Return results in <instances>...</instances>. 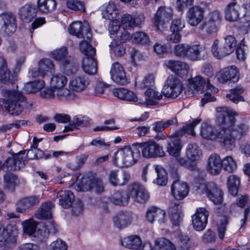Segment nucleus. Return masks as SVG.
<instances>
[{
    "mask_svg": "<svg viewBox=\"0 0 250 250\" xmlns=\"http://www.w3.org/2000/svg\"><path fill=\"white\" fill-rule=\"evenodd\" d=\"M224 112L227 113L224 114L226 148L232 149L235 146L236 140L247 135L249 127L244 123L235 126V116L237 113L227 107H224Z\"/></svg>",
    "mask_w": 250,
    "mask_h": 250,
    "instance_id": "obj_1",
    "label": "nucleus"
},
{
    "mask_svg": "<svg viewBox=\"0 0 250 250\" xmlns=\"http://www.w3.org/2000/svg\"><path fill=\"white\" fill-rule=\"evenodd\" d=\"M2 95L7 100L0 99V111H7L9 114L17 116L24 109L32 108L33 103L27 101L24 96L20 91L3 90Z\"/></svg>",
    "mask_w": 250,
    "mask_h": 250,
    "instance_id": "obj_2",
    "label": "nucleus"
},
{
    "mask_svg": "<svg viewBox=\"0 0 250 250\" xmlns=\"http://www.w3.org/2000/svg\"><path fill=\"white\" fill-rule=\"evenodd\" d=\"M216 111V122L219 128L215 129L212 125L203 123L201 127L200 135L205 139L218 141L222 146L226 147L224 114L227 113L224 112V107H217Z\"/></svg>",
    "mask_w": 250,
    "mask_h": 250,
    "instance_id": "obj_3",
    "label": "nucleus"
},
{
    "mask_svg": "<svg viewBox=\"0 0 250 250\" xmlns=\"http://www.w3.org/2000/svg\"><path fill=\"white\" fill-rule=\"evenodd\" d=\"M12 156L8 158L5 161V166L8 170H17L23 167L25 163L30 159H40L44 157V153L37 147L28 150H23L17 154L11 152Z\"/></svg>",
    "mask_w": 250,
    "mask_h": 250,
    "instance_id": "obj_4",
    "label": "nucleus"
},
{
    "mask_svg": "<svg viewBox=\"0 0 250 250\" xmlns=\"http://www.w3.org/2000/svg\"><path fill=\"white\" fill-rule=\"evenodd\" d=\"M139 157L140 150L137 151L132 146H125L114 153L113 163L115 166L127 167L136 164Z\"/></svg>",
    "mask_w": 250,
    "mask_h": 250,
    "instance_id": "obj_5",
    "label": "nucleus"
},
{
    "mask_svg": "<svg viewBox=\"0 0 250 250\" xmlns=\"http://www.w3.org/2000/svg\"><path fill=\"white\" fill-rule=\"evenodd\" d=\"M188 82L190 88H192L196 91L202 90L205 86L206 87L207 92L201 100L202 106L208 102H213L215 100V98L212 96L210 93H215L217 92L218 90L210 83L208 79L205 80L200 76H197L189 79Z\"/></svg>",
    "mask_w": 250,
    "mask_h": 250,
    "instance_id": "obj_6",
    "label": "nucleus"
},
{
    "mask_svg": "<svg viewBox=\"0 0 250 250\" xmlns=\"http://www.w3.org/2000/svg\"><path fill=\"white\" fill-rule=\"evenodd\" d=\"M132 147L137 151L140 148L142 156L145 158L162 157L164 156L165 154L162 146L153 140L134 143L132 144Z\"/></svg>",
    "mask_w": 250,
    "mask_h": 250,
    "instance_id": "obj_7",
    "label": "nucleus"
},
{
    "mask_svg": "<svg viewBox=\"0 0 250 250\" xmlns=\"http://www.w3.org/2000/svg\"><path fill=\"white\" fill-rule=\"evenodd\" d=\"M236 42L234 37L231 35L227 36L225 38L224 43L221 46H219V41L216 40L212 45V53L215 58L221 59L234 51L236 48Z\"/></svg>",
    "mask_w": 250,
    "mask_h": 250,
    "instance_id": "obj_8",
    "label": "nucleus"
},
{
    "mask_svg": "<svg viewBox=\"0 0 250 250\" xmlns=\"http://www.w3.org/2000/svg\"><path fill=\"white\" fill-rule=\"evenodd\" d=\"M173 11L170 7L160 6L155 13L152 21L157 30L163 31L172 19Z\"/></svg>",
    "mask_w": 250,
    "mask_h": 250,
    "instance_id": "obj_9",
    "label": "nucleus"
},
{
    "mask_svg": "<svg viewBox=\"0 0 250 250\" xmlns=\"http://www.w3.org/2000/svg\"><path fill=\"white\" fill-rule=\"evenodd\" d=\"M222 20L220 11L215 10L209 12L204 21L200 25V28L205 30L207 34L211 35L216 33L219 30Z\"/></svg>",
    "mask_w": 250,
    "mask_h": 250,
    "instance_id": "obj_10",
    "label": "nucleus"
},
{
    "mask_svg": "<svg viewBox=\"0 0 250 250\" xmlns=\"http://www.w3.org/2000/svg\"><path fill=\"white\" fill-rule=\"evenodd\" d=\"M183 89V84L180 80L174 76L170 75L166 82L163 94L167 98L175 99L180 95Z\"/></svg>",
    "mask_w": 250,
    "mask_h": 250,
    "instance_id": "obj_11",
    "label": "nucleus"
},
{
    "mask_svg": "<svg viewBox=\"0 0 250 250\" xmlns=\"http://www.w3.org/2000/svg\"><path fill=\"white\" fill-rule=\"evenodd\" d=\"M199 189L203 190L207 197L214 204L219 205L222 202V191L213 182H208L200 185Z\"/></svg>",
    "mask_w": 250,
    "mask_h": 250,
    "instance_id": "obj_12",
    "label": "nucleus"
},
{
    "mask_svg": "<svg viewBox=\"0 0 250 250\" xmlns=\"http://www.w3.org/2000/svg\"><path fill=\"white\" fill-rule=\"evenodd\" d=\"M129 198L139 203H145L149 199V194L146 188L138 183H134L127 186Z\"/></svg>",
    "mask_w": 250,
    "mask_h": 250,
    "instance_id": "obj_13",
    "label": "nucleus"
},
{
    "mask_svg": "<svg viewBox=\"0 0 250 250\" xmlns=\"http://www.w3.org/2000/svg\"><path fill=\"white\" fill-rule=\"evenodd\" d=\"M69 33L79 38H84L90 41L92 33L89 25L87 23L82 24L81 21H74L68 27Z\"/></svg>",
    "mask_w": 250,
    "mask_h": 250,
    "instance_id": "obj_14",
    "label": "nucleus"
},
{
    "mask_svg": "<svg viewBox=\"0 0 250 250\" xmlns=\"http://www.w3.org/2000/svg\"><path fill=\"white\" fill-rule=\"evenodd\" d=\"M216 77L218 81L222 83L230 81L235 82L239 80V73L236 67L232 65L221 69L217 73Z\"/></svg>",
    "mask_w": 250,
    "mask_h": 250,
    "instance_id": "obj_15",
    "label": "nucleus"
},
{
    "mask_svg": "<svg viewBox=\"0 0 250 250\" xmlns=\"http://www.w3.org/2000/svg\"><path fill=\"white\" fill-rule=\"evenodd\" d=\"M89 79L84 75L72 77L68 82V87L73 93L84 91L89 84Z\"/></svg>",
    "mask_w": 250,
    "mask_h": 250,
    "instance_id": "obj_16",
    "label": "nucleus"
},
{
    "mask_svg": "<svg viewBox=\"0 0 250 250\" xmlns=\"http://www.w3.org/2000/svg\"><path fill=\"white\" fill-rule=\"evenodd\" d=\"M208 212L205 208H200L197 209L195 213L192 216V225L197 231L203 230L208 222Z\"/></svg>",
    "mask_w": 250,
    "mask_h": 250,
    "instance_id": "obj_17",
    "label": "nucleus"
},
{
    "mask_svg": "<svg viewBox=\"0 0 250 250\" xmlns=\"http://www.w3.org/2000/svg\"><path fill=\"white\" fill-rule=\"evenodd\" d=\"M1 28L8 35L14 33L17 28L16 19L14 15L5 13L0 16Z\"/></svg>",
    "mask_w": 250,
    "mask_h": 250,
    "instance_id": "obj_18",
    "label": "nucleus"
},
{
    "mask_svg": "<svg viewBox=\"0 0 250 250\" xmlns=\"http://www.w3.org/2000/svg\"><path fill=\"white\" fill-rule=\"evenodd\" d=\"M204 12L201 6L195 5L190 7L186 14L188 23L192 26H197L203 20Z\"/></svg>",
    "mask_w": 250,
    "mask_h": 250,
    "instance_id": "obj_19",
    "label": "nucleus"
},
{
    "mask_svg": "<svg viewBox=\"0 0 250 250\" xmlns=\"http://www.w3.org/2000/svg\"><path fill=\"white\" fill-rule=\"evenodd\" d=\"M110 73L112 80L118 84L125 85L129 83L123 67L118 62L112 65Z\"/></svg>",
    "mask_w": 250,
    "mask_h": 250,
    "instance_id": "obj_20",
    "label": "nucleus"
},
{
    "mask_svg": "<svg viewBox=\"0 0 250 250\" xmlns=\"http://www.w3.org/2000/svg\"><path fill=\"white\" fill-rule=\"evenodd\" d=\"M170 221L173 226H178L183 220L182 206L178 201L171 202L168 211Z\"/></svg>",
    "mask_w": 250,
    "mask_h": 250,
    "instance_id": "obj_21",
    "label": "nucleus"
},
{
    "mask_svg": "<svg viewBox=\"0 0 250 250\" xmlns=\"http://www.w3.org/2000/svg\"><path fill=\"white\" fill-rule=\"evenodd\" d=\"M145 21L143 15H139L137 16L125 14L123 15L121 21V27L125 30H131L135 27L140 25Z\"/></svg>",
    "mask_w": 250,
    "mask_h": 250,
    "instance_id": "obj_22",
    "label": "nucleus"
},
{
    "mask_svg": "<svg viewBox=\"0 0 250 250\" xmlns=\"http://www.w3.org/2000/svg\"><path fill=\"white\" fill-rule=\"evenodd\" d=\"M171 190L173 196L177 200L184 199L189 192L187 184L180 181L178 177L173 181L171 186Z\"/></svg>",
    "mask_w": 250,
    "mask_h": 250,
    "instance_id": "obj_23",
    "label": "nucleus"
},
{
    "mask_svg": "<svg viewBox=\"0 0 250 250\" xmlns=\"http://www.w3.org/2000/svg\"><path fill=\"white\" fill-rule=\"evenodd\" d=\"M165 64L170 70L179 76L187 75L189 70L188 65L180 61L169 60L166 61Z\"/></svg>",
    "mask_w": 250,
    "mask_h": 250,
    "instance_id": "obj_24",
    "label": "nucleus"
},
{
    "mask_svg": "<svg viewBox=\"0 0 250 250\" xmlns=\"http://www.w3.org/2000/svg\"><path fill=\"white\" fill-rule=\"evenodd\" d=\"M37 9L35 5L27 3L21 7L19 10L20 19L23 22L29 23L36 17Z\"/></svg>",
    "mask_w": 250,
    "mask_h": 250,
    "instance_id": "obj_25",
    "label": "nucleus"
},
{
    "mask_svg": "<svg viewBox=\"0 0 250 250\" xmlns=\"http://www.w3.org/2000/svg\"><path fill=\"white\" fill-rule=\"evenodd\" d=\"M145 100L139 99L137 102L140 104H146L147 105H154L158 104L163 97L161 93L153 88H147L145 93Z\"/></svg>",
    "mask_w": 250,
    "mask_h": 250,
    "instance_id": "obj_26",
    "label": "nucleus"
},
{
    "mask_svg": "<svg viewBox=\"0 0 250 250\" xmlns=\"http://www.w3.org/2000/svg\"><path fill=\"white\" fill-rule=\"evenodd\" d=\"M94 189L98 193L104 190L103 183L101 179L94 178L92 181L83 178L81 186L78 185L77 190H84Z\"/></svg>",
    "mask_w": 250,
    "mask_h": 250,
    "instance_id": "obj_27",
    "label": "nucleus"
},
{
    "mask_svg": "<svg viewBox=\"0 0 250 250\" xmlns=\"http://www.w3.org/2000/svg\"><path fill=\"white\" fill-rule=\"evenodd\" d=\"M17 244V237L12 232L5 230L0 235V247L2 250H8Z\"/></svg>",
    "mask_w": 250,
    "mask_h": 250,
    "instance_id": "obj_28",
    "label": "nucleus"
},
{
    "mask_svg": "<svg viewBox=\"0 0 250 250\" xmlns=\"http://www.w3.org/2000/svg\"><path fill=\"white\" fill-rule=\"evenodd\" d=\"M207 54V50L205 46L189 44L186 59L191 61H197L201 59L202 55L204 56Z\"/></svg>",
    "mask_w": 250,
    "mask_h": 250,
    "instance_id": "obj_29",
    "label": "nucleus"
},
{
    "mask_svg": "<svg viewBox=\"0 0 250 250\" xmlns=\"http://www.w3.org/2000/svg\"><path fill=\"white\" fill-rule=\"evenodd\" d=\"M207 168L211 175L219 174L222 168V160L220 156L215 153L211 154L208 158Z\"/></svg>",
    "mask_w": 250,
    "mask_h": 250,
    "instance_id": "obj_30",
    "label": "nucleus"
},
{
    "mask_svg": "<svg viewBox=\"0 0 250 250\" xmlns=\"http://www.w3.org/2000/svg\"><path fill=\"white\" fill-rule=\"evenodd\" d=\"M165 216L166 212L164 210L155 207L148 208L146 212V219L151 223L156 220H157L160 224L165 223Z\"/></svg>",
    "mask_w": 250,
    "mask_h": 250,
    "instance_id": "obj_31",
    "label": "nucleus"
},
{
    "mask_svg": "<svg viewBox=\"0 0 250 250\" xmlns=\"http://www.w3.org/2000/svg\"><path fill=\"white\" fill-rule=\"evenodd\" d=\"M129 199L127 189L126 192L123 190L115 191L108 198L109 201L113 204L122 207L127 205Z\"/></svg>",
    "mask_w": 250,
    "mask_h": 250,
    "instance_id": "obj_32",
    "label": "nucleus"
},
{
    "mask_svg": "<svg viewBox=\"0 0 250 250\" xmlns=\"http://www.w3.org/2000/svg\"><path fill=\"white\" fill-rule=\"evenodd\" d=\"M57 230L55 225L50 223L49 225H45L41 229L36 230L34 233L33 237H35L36 240L39 242H45L47 239L49 233H56Z\"/></svg>",
    "mask_w": 250,
    "mask_h": 250,
    "instance_id": "obj_33",
    "label": "nucleus"
},
{
    "mask_svg": "<svg viewBox=\"0 0 250 250\" xmlns=\"http://www.w3.org/2000/svg\"><path fill=\"white\" fill-rule=\"evenodd\" d=\"M114 226L122 229L129 226L132 221L131 215L127 212H119L114 216L113 219Z\"/></svg>",
    "mask_w": 250,
    "mask_h": 250,
    "instance_id": "obj_34",
    "label": "nucleus"
},
{
    "mask_svg": "<svg viewBox=\"0 0 250 250\" xmlns=\"http://www.w3.org/2000/svg\"><path fill=\"white\" fill-rule=\"evenodd\" d=\"M113 94L117 98L132 102H137L139 99L135 93L124 88L113 89Z\"/></svg>",
    "mask_w": 250,
    "mask_h": 250,
    "instance_id": "obj_35",
    "label": "nucleus"
},
{
    "mask_svg": "<svg viewBox=\"0 0 250 250\" xmlns=\"http://www.w3.org/2000/svg\"><path fill=\"white\" fill-rule=\"evenodd\" d=\"M89 118L85 116L78 115L75 116L69 125L65 127V131H72L81 126L88 125L90 123Z\"/></svg>",
    "mask_w": 250,
    "mask_h": 250,
    "instance_id": "obj_36",
    "label": "nucleus"
},
{
    "mask_svg": "<svg viewBox=\"0 0 250 250\" xmlns=\"http://www.w3.org/2000/svg\"><path fill=\"white\" fill-rule=\"evenodd\" d=\"M182 146L180 140L176 136L170 137L167 141V152L174 157H178Z\"/></svg>",
    "mask_w": 250,
    "mask_h": 250,
    "instance_id": "obj_37",
    "label": "nucleus"
},
{
    "mask_svg": "<svg viewBox=\"0 0 250 250\" xmlns=\"http://www.w3.org/2000/svg\"><path fill=\"white\" fill-rule=\"evenodd\" d=\"M186 155L190 161L196 162L200 160L202 156L201 149L195 143L189 144L186 148Z\"/></svg>",
    "mask_w": 250,
    "mask_h": 250,
    "instance_id": "obj_38",
    "label": "nucleus"
},
{
    "mask_svg": "<svg viewBox=\"0 0 250 250\" xmlns=\"http://www.w3.org/2000/svg\"><path fill=\"white\" fill-rule=\"evenodd\" d=\"M54 208V205L51 202L42 204L35 213L36 217L39 219H51L52 216V209Z\"/></svg>",
    "mask_w": 250,
    "mask_h": 250,
    "instance_id": "obj_39",
    "label": "nucleus"
},
{
    "mask_svg": "<svg viewBox=\"0 0 250 250\" xmlns=\"http://www.w3.org/2000/svg\"><path fill=\"white\" fill-rule=\"evenodd\" d=\"M15 80V74L11 72L8 69L7 63L4 60L3 63L0 66V82L9 84L13 83Z\"/></svg>",
    "mask_w": 250,
    "mask_h": 250,
    "instance_id": "obj_40",
    "label": "nucleus"
},
{
    "mask_svg": "<svg viewBox=\"0 0 250 250\" xmlns=\"http://www.w3.org/2000/svg\"><path fill=\"white\" fill-rule=\"evenodd\" d=\"M59 204L64 208H69L74 199V195L70 191H60L57 193Z\"/></svg>",
    "mask_w": 250,
    "mask_h": 250,
    "instance_id": "obj_41",
    "label": "nucleus"
},
{
    "mask_svg": "<svg viewBox=\"0 0 250 250\" xmlns=\"http://www.w3.org/2000/svg\"><path fill=\"white\" fill-rule=\"evenodd\" d=\"M82 68L84 72L89 75H94L97 71V64L93 57L83 58L82 62Z\"/></svg>",
    "mask_w": 250,
    "mask_h": 250,
    "instance_id": "obj_42",
    "label": "nucleus"
},
{
    "mask_svg": "<svg viewBox=\"0 0 250 250\" xmlns=\"http://www.w3.org/2000/svg\"><path fill=\"white\" fill-rule=\"evenodd\" d=\"M225 18L229 21H237L239 17V13L236 6V2L233 1L227 4L225 10Z\"/></svg>",
    "mask_w": 250,
    "mask_h": 250,
    "instance_id": "obj_43",
    "label": "nucleus"
},
{
    "mask_svg": "<svg viewBox=\"0 0 250 250\" xmlns=\"http://www.w3.org/2000/svg\"><path fill=\"white\" fill-rule=\"evenodd\" d=\"M122 244L128 249L137 250L142 245V240L139 236L132 235L125 237L122 240Z\"/></svg>",
    "mask_w": 250,
    "mask_h": 250,
    "instance_id": "obj_44",
    "label": "nucleus"
},
{
    "mask_svg": "<svg viewBox=\"0 0 250 250\" xmlns=\"http://www.w3.org/2000/svg\"><path fill=\"white\" fill-rule=\"evenodd\" d=\"M37 8L43 14H47L54 11L57 6L56 0H38Z\"/></svg>",
    "mask_w": 250,
    "mask_h": 250,
    "instance_id": "obj_45",
    "label": "nucleus"
},
{
    "mask_svg": "<svg viewBox=\"0 0 250 250\" xmlns=\"http://www.w3.org/2000/svg\"><path fill=\"white\" fill-rule=\"evenodd\" d=\"M46 83L43 80H38L27 83L24 85V89L28 93H36L41 91L45 86Z\"/></svg>",
    "mask_w": 250,
    "mask_h": 250,
    "instance_id": "obj_46",
    "label": "nucleus"
},
{
    "mask_svg": "<svg viewBox=\"0 0 250 250\" xmlns=\"http://www.w3.org/2000/svg\"><path fill=\"white\" fill-rule=\"evenodd\" d=\"M77 98L76 95L69 88L64 87L55 89V98L60 100H73Z\"/></svg>",
    "mask_w": 250,
    "mask_h": 250,
    "instance_id": "obj_47",
    "label": "nucleus"
},
{
    "mask_svg": "<svg viewBox=\"0 0 250 250\" xmlns=\"http://www.w3.org/2000/svg\"><path fill=\"white\" fill-rule=\"evenodd\" d=\"M60 65L62 71L66 75H72L78 71L77 65L72 61L71 58L61 62Z\"/></svg>",
    "mask_w": 250,
    "mask_h": 250,
    "instance_id": "obj_48",
    "label": "nucleus"
},
{
    "mask_svg": "<svg viewBox=\"0 0 250 250\" xmlns=\"http://www.w3.org/2000/svg\"><path fill=\"white\" fill-rule=\"evenodd\" d=\"M244 89L240 86H237L229 90V93L226 95V97L234 103L237 104L239 102L244 101V99L242 95Z\"/></svg>",
    "mask_w": 250,
    "mask_h": 250,
    "instance_id": "obj_49",
    "label": "nucleus"
},
{
    "mask_svg": "<svg viewBox=\"0 0 250 250\" xmlns=\"http://www.w3.org/2000/svg\"><path fill=\"white\" fill-rule=\"evenodd\" d=\"M50 56L54 60L60 61V63L71 58L68 55V49L65 46H62L53 50L50 52Z\"/></svg>",
    "mask_w": 250,
    "mask_h": 250,
    "instance_id": "obj_50",
    "label": "nucleus"
},
{
    "mask_svg": "<svg viewBox=\"0 0 250 250\" xmlns=\"http://www.w3.org/2000/svg\"><path fill=\"white\" fill-rule=\"evenodd\" d=\"M67 83V79L62 74L58 73L53 75L52 77L50 85L52 88L57 89L64 87Z\"/></svg>",
    "mask_w": 250,
    "mask_h": 250,
    "instance_id": "obj_51",
    "label": "nucleus"
},
{
    "mask_svg": "<svg viewBox=\"0 0 250 250\" xmlns=\"http://www.w3.org/2000/svg\"><path fill=\"white\" fill-rule=\"evenodd\" d=\"M176 238L178 246L183 250H188L190 248L191 242L188 234L179 232L177 234Z\"/></svg>",
    "mask_w": 250,
    "mask_h": 250,
    "instance_id": "obj_52",
    "label": "nucleus"
},
{
    "mask_svg": "<svg viewBox=\"0 0 250 250\" xmlns=\"http://www.w3.org/2000/svg\"><path fill=\"white\" fill-rule=\"evenodd\" d=\"M157 177L153 181L154 183L159 186H165L167 183V174L166 171L161 166L155 165L154 166Z\"/></svg>",
    "mask_w": 250,
    "mask_h": 250,
    "instance_id": "obj_53",
    "label": "nucleus"
},
{
    "mask_svg": "<svg viewBox=\"0 0 250 250\" xmlns=\"http://www.w3.org/2000/svg\"><path fill=\"white\" fill-rule=\"evenodd\" d=\"M240 184V179L239 177L231 175L228 177L227 185L229 192L232 195L237 194Z\"/></svg>",
    "mask_w": 250,
    "mask_h": 250,
    "instance_id": "obj_54",
    "label": "nucleus"
},
{
    "mask_svg": "<svg viewBox=\"0 0 250 250\" xmlns=\"http://www.w3.org/2000/svg\"><path fill=\"white\" fill-rule=\"evenodd\" d=\"M38 67L45 76L52 73L55 70L53 62L48 59L41 60L38 63Z\"/></svg>",
    "mask_w": 250,
    "mask_h": 250,
    "instance_id": "obj_55",
    "label": "nucleus"
},
{
    "mask_svg": "<svg viewBox=\"0 0 250 250\" xmlns=\"http://www.w3.org/2000/svg\"><path fill=\"white\" fill-rule=\"evenodd\" d=\"M132 41L142 45H148L150 43L148 36L141 31L136 32L132 35Z\"/></svg>",
    "mask_w": 250,
    "mask_h": 250,
    "instance_id": "obj_56",
    "label": "nucleus"
},
{
    "mask_svg": "<svg viewBox=\"0 0 250 250\" xmlns=\"http://www.w3.org/2000/svg\"><path fill=\"white\" fill-rule=\"evenodd\" d=\"M155 249L156 250H175L174 244L168 239L165 238H160L155 241Z\"/></svg>",
    "mask_w": 250,
    "mask_h": 250,
    "instance_id": "obj_57",
    "label": "nucleus"
},
{
    "mask_svg": "<svg viewBox=\"0 0 250 250\" xmlns=\"http://www.w3.org/2000/svg\"><path fill=\"white\" fill-rule=\"evenodd\" d=\"M222 167L225 170L232 173L237 169V164L232 156H227L222 160Z\"/></svg>",
    "mask_w": 250,
    "mask_h": 250,
    "instance_id": "obj_58",
    "label": "nucleus"
},
{
    "mask_svg": "<svg viewBox=\"0 0 250 250\" xmlns=\"http://www.w3.org/2000/svg\"><path fill=\"white\" fill-rule=\"evenodd\" d=\"M22 225L24 233L29 236L34 235L38 225L37 222L33 219H30L23 221Z\"/></svg>",
    "mask_w": 250,
    "mask_h": 250,
    "instance_id": "obj_59",
    "label": "nucleus"
},
{
    "mask_svg": "<svg viewBox=\"0 0 250 250\" xmlns=\"http://www.w3.org/2000/svg\"><path fill=\"white\" fill-rule=\"evenodd\" d=\"M4 187L7 189L13 191L17 185L18 178L17 176L11 173H7L4 176Z\"/></svg>",
    "mask_w": 250,
    "mask_h": 250,
    "instance_id": "obj_60",
    "label": "nucleus"
},
{
    "mask_svg": "<svg viewBox=\"0 0 250 250\" xmlns=\"http://www.w3.org/2000/svg\"><path fill=\"white\" fill-rule=\"evenodd\" d=\"M201 120L200 119H196L192 123L188 124L186 126H184L182 128L178 130L176 132L177 136H182L185 133H188L191 136H194L195 132L194 131V127L199 124Z\"/></svg>",
    "mask_w": 250,
    "mask_h": 250,
    "instance_id": "obj_61",
    "label": "nucleus"
},
{
    "mask_svg": "<svg viewBox=\"0 0 250 250\" xmlns=\"http://www.w3.org/2000/svg\"><path fill=\"white\" fill-rule=\"evenodd\" d=\"M119 14V10L117 8L115 3L111 2L107 6L103 13V17L108 20L115 18Z\"/></svg>",
    "mask_w": 250,
    "mask_h": 250,
    "instance_id": "obj_62",
    "label": "nucleus"
},
{
    "mask_svg": "<svg viewBox=\"0 0 250 250\" xmlns=\"http://www.w3.org/2000/svg\"><path fill=\"white\" fill-rule=\"evenodd\" d=\"M177 123L176 119H171L167 121H159L153 124L152 129L155 132H162L170 125Z\"/></svg>",
    "mask_w": 250,
    "mask_h": 250,
    "instance_id": "obj_63",
    "label": "nucleus"
},
{
    "mask_svg": "<svg viewBox=\"0 0 250 250\" xmlns=\"http://www.w3.org/2000/svg\"><path fill=\"white\" fill-rule=\"evenodd\" d=\"M87 41H82L80 43V49L86 57H94L96 54V50L91 45H90Z\"/></svg>",
    "mask_w": 250,
    "mask_h": 250,
    "instance_id": "obj_64",
    "label": "nucleus"
}]
</instances>
